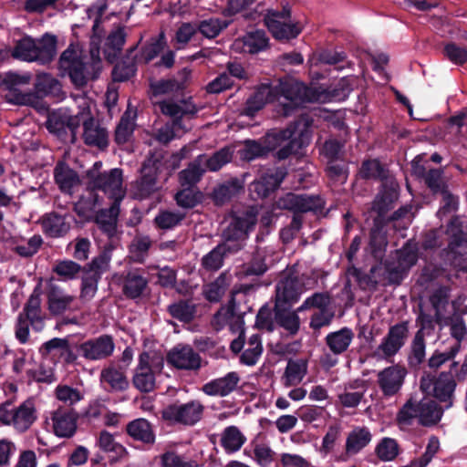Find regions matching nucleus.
<instances>
[{
  "mask_svg": "<svg viewBox=\"0 0 467 467\" xmlns=\"http://www.w3.org/2000/svg\"><path fill=\"white\" fill-rule=\"evenodd\" d=\"M344 81L339 85L342 88L341 93L326 92L321 88H308L301 82L293 79L280 80L279 84L272 88L269 85L260 86L254 94L248 99L243 110V114L253 117L266 103L276 100L281 107L279 111L284 116H288L294 109L306 102H327L338 100L348 97L350 89L343 88Z\"/></svg>",
  "mask_w": 467,
  "mask_h": 467,
  "instance_id": "f257e3e1",
  "label": "nucleus"
},
{
  "mask_svg": "<svg viewBox=\"0 0 467 467\" xmlns=\"http://www.w3.org/2000/svg\"><path fill=\"white\" fill-rule=\"evenodd\" d=\"M311 120L306 117H300L294 124L282 130H272L266 134L264 145L254 140L245 141L244 148L240 150V156L244 160L251 161L265 155L267 151L276 150L278 160L287 159L310 141Z\"/></svg>",
  "mask_w": 467,
  "mask_h": 467,
  "instance_id": "f03ea898",
  "label": "nucleus"
},
{
  "mask_svg": "<svg viewBox=\"0 0 467 467\" xmlns=\"http://www.w3.org/2000/svg\"><path fill=\"white\" fill-rule=\"evenodd\" d=\"M255 223L256 211L254 208L248 209L241 215L234 216L223 232V243L203 256V267L211 271L221 268L226 254H234L244 246L248 232Z\"/></svg>",
  "mask_w": 467,
  "mask_h": 467,
  "instance_id": "7ed1b4c3",
  "label": "nucleus"
},
{
  "mask_svg": "<svg viewBox=\"0 0 467 467\" xmlns=\"http://www.w3.org/2000/svg\"><path fill=\"white\" fill-rule=\"evenodd\" d=\"M430 302L434 312V316L425 314L423 311L419 316L421 328L416 333L412 344L410 363L419 365L425 358V343L423 338V329L431 328L435 321L441 327L448 325L450 312L449 306V289L440 287L435 290L430 297Z\"/></svg>",
  "mask_w": 467,
  "mask_h": 467,
  "instance_id": "20e7f679",
  "label": "nucleus"
},
{
  "mask_svg": "<svg viewBox=\"0 0 467 467\" xmlns=\"http://www.w3.org/2000/svg\"><path fill=\"white\" fill-rule=\"evenodd\" d=\"M160 109L165 115L172 118V121L160 128L156 133V140L163 144L169 143L175 138L182 136L189 128L183 123L182 118L193 116L197 108L191 100H182L174 103L171 100L159 102Z\"/></svg>",
  "mask_w": 467,
  "mask_h": 467,
  "instance_id": "39448f33",
  "label": "nucleus"
},
{
  "mask_svg": "<svg viewBox=\"0 0 467 467\" xmlns=\"http://www.w3.org/2000/svg\"><path fill=\"white\" fill-rule=\"evenodd\" d=\"M56 44V37L47 34L38 40L25 36L16 43L11 55L19 60L46 64L54 58L57 51Z\"/></svg>",
  "mask_w": 467,
  "mask_h": 467,
  "instance_id": "423d86ee",
  "label": "nucleus"
},
{
  "mask_svg": "<svg viewBox=\"0 0 467 467\" xmlns=\"http://www.w3.org/2000/svg\"><path fill=\"white\" fill-rule=\"evenodd\" d=\"M441 416V409L431 398L411 397L400 409L398 420L401 424H410L413 419H418L420 424L427 426L437 423Z\"/></svg>",
  "mask_w": 467,
  "mask_h": 467,
  "instance_id": "0eeeda50",
  "label": "nucleus"
},
{
  "mask_svg": "<svg viewBox=\"0 0 467 467\" xmlns=\"http://www.w3.org/2000/svg\"><path fill=\"white\" fill-rule=\"evenodd\" d=\"M316 280L306 275L298 278L291 272L285 273L276 285L275 306H291L306 290L315 286Z\"/></svg>",
  "mask_w": 467,
  "mask_h": 467,
  "instance_id": "6e6552de",
  "label": "nucleus"
},
{
  "mask_svg": "<svg viewBox=\"0 0 467 467\" xmlns=\"http://www.w3.org/2000/svg\"><path fill=\"white\" fill-rule=\"evenodd\" d=\"M36 419V410L33 400H27L15 408L11 403L0 405V421L11 425L18 431H25Z\"/></svg>",
  "mask_w": 467,
  "mask_h": 467,
  "instance_id": "1a4fd4ad",
  "label": "nucleus"
},
{
  "mask_svg": "<svg viewBox=\"0 0 467 467\" xmlns=\"http://www.w3.org/2000/svg\"><path fill=\"white\" fill-rule=\"evenodd\" d=\"M417 260V245L412 241H409L400 250L396 251L391 260L385 263L388 282L400 283L406 272L416 264Z\"/></svg>",
  "mask_w": 467,
  "mask_h": 467,
  "instance_id": "9d476101",
  "label": "nucleus"
},
{
  "mask_svg": "<svg viewBox=\"0 0 467 467\" xmlns=\"http://www.w3.org/2000/svg\"><path fill=\"white\" fill-rule=\"evenodd\" d=\"M265 24L273 36L279 40L296 37L301 32L300 25L291 21L287 5L281 12L269 10L265 16Z\"/></svg>",
  "mask_w": 467,
  "mask_h": 467,
  "instance_id": "9b49d317",
  "label": "nucleus"
},
{
  "mask_svg": "<svg viewBox=\"0 0 467 467\" xmlns=\"http://www.w3.org/2000/svg\"><path fill=\"white\" fill-rule=\"evenodd\" d=\"M162 366L161 358H151L147 352L141 353L133 375L134 386L143 392L151 391L155 386V374Z\"/></svg>",
  "mask_w": 467,
  "mask_h": 467,
  "instance_id": "f8f14e48",
  "label": "nucleus"
},
{
  "mask_svg": "<svg viewBox=\"0 0 467 467\" xmlns=\"http://www.w3.org/2000/svg\"><path fill=\"white\" fill-rule=\"evenodd\" d=\"M86 56L78 47L70 45L61 55L60 67L67 71L76 87H83L87 83Z\"/></svg>",
  "mask_w": 467,
  "mask_h": 467,
  "instance_id": "ddd939ff",
  "label": "nucleus"
},
{
  "mask_svg": "<svg viewBox=\"0 0 467 467\" xmlns=\"http://www.w3.org/2000/svg\"><path fill=\"white\" fill-rule=\"evenodd\" d=\"M409 336L407 322H401L389 327L388 334L374 350L373 357L377 359H389L404 346Z\"/></svg>",
  "mask_w": 467,
  "mask_h": 467,
  "instance_id": "4468645a",
  "label": "nucleus"
},
{
  "mask_svg": "<svg viewBox=\"0 0 467 467\" xmlns=\"http://www.w3.org/2000/svg\"><path fill=\"white\" fill-rule=\"evenodd\" d=\"M96 8L97 13L99 17L95 19L93 27H92V40H91V48L89 49V78H97L101 72L102 69V62L99 57V48L102 40L104 39L105 31L104 28L100 27L101 24V16L104 10L107 8L104 0H101L100 3L93 7Z\"/></svg>",
  "mask_w": 467,
  "mask_h": 467,
  "instance_id": "2eb2a0df",
  "label": "nucleus"
},
{
  "mask_svg": "<svg viewBox=\"0 0 467 467\" xmlns=\"http://www.w3.org/2000/svg\"><path fill=\"white\" fill-rule=\"evenodd\" d=\"M203 411V406L197 400H192L185 404H173L165 408L162 417L173 422L184 425H193L200 420Z\"/></svg>",
  "mask_w": 467,
  "mask_h": 467,
  "instance_id": "dca6fc26",
  "label": "nucleus"
},
{
  "mask_svg": "<svg viewBox=\"0 0 467 467\" xmlns=\"http://www.w3.org/2000/svg\"><path fill=\"white\" fill-rule=\"evenodd\" d=\"M80 123L84 130V141L88 142V137H86V133L88 132V117L85 113V108L74 117L67 114L66 109H60L57 111H53L48 116L47 127L49 131L53 133H59L63 131L66 127L73 130Z\"/></svg>",
  "mask_w": 467,
  "mask_h": 467,
  "instance_id": "f3484780",
  "label": "nucleus"
},
{
  "mask_svg": "<svg viewBox=\"0 0 467 467\" xmlns=\"http://www.w3.org/2000/svg\"><path fill=\"white\" fill-rule=\"evenodd\" d=\"M455 381L451 373H442L433 379L431 377H423L420 380V389L424 393L431 390L434 397L440 401L448 402L446 408L451 406V398L455 389Z\"/></svg>",
  "mask_w": 467,
  "mask_h": 467,
  "instance_id": "a211bd4d",
  "label": "nucleus"
},
{
  "mask_svg": "<svg viewBox=\"0 0 467 467\" xmlns=\"http://www.w3.org/2000/svg\"><path fill=\"white\" fill-rule=\"evenodd\" d=\"M407 370L399 365L388 367L378 373L377 382L385 397L396 395L402 388Z\"/></svg>",
  "mask_w": 467,
  "mask_h": 467,
  "instance_id": "6ab92c4d",
  "label": "nucleus"
},
{
  "mask_svg": "<svg viewBox=\"0 0 467 467\" xmlns=\"http://www.w3.org/2000/svg\"><path fill=\"white\" fill-rule=\"evenodd\" d=\"M92 183L95 188L102 190L118 203H119L124 197V191L122 189V171L120 169L115 168L109 172L98 174Z\"/></svg>",
  "mask_w": 467,
  "mask_h": 467,
  "instance_id": "aec40b11",
  "label": "nucleus"
},
{
  "mask_svg": "<svg viewBox=\"0 0 467 467\" xmlns=\"http://www.w3.org/2000/svg\"><path fill=\"white\" fill-rule=\"evenodd\" d=\"M324 205V201L314 195L287 193L279 200L280 208L292 210L295 213L317 212Z\"/></svg>",
  "mask_w": 467,
  "mask_h": 467,
  "instance_id": "412c9836",
  "label": "nucleus"
},
{
  "mask_svg": "<svg viewBox=\"0 0 467 467\" xmlns=\"http://www.w3.org/2000/svg\"><path fill=\"white\" fill-rule=\"evenodd\" d=\"M168 361L177 368L195 370L201 367V357L187 345H178L168 354Z\"/></svg>",
  "mask_w": 467,
  "mask_h": 467,
  "instance_id": "4be33fe9",
  "label": "nucleus"
},
{
  "mask_svg": "<svg viewBox=\"0 0 467 467\" xmlns=\"http://www.w3.org/2000/svg\"><path fill=\"white\" fill-rule=\"evenodd\" d=\"M447 234L450 236L449 249L453 264L462 266L458 257L467 259V239L462 232L458 218L451 221L447 228Z\"/></svg>",
  "mask_w": 467,
  "mask_h": 467,
  "instance_id": "5701e85b",
  "label": "nucleus"
},
{
  "mask_svg": "<svg viewBox=\"0 0 467 467\" xmlns=\"http://www.w3.org/2000/svg\"><path fill=\"white\" fill-rule=\"evenodd\" d=\"M348 275L355 277L361 289L373 290L379 284H389L387 278L385 264H379L371 268L369 275H363L359 269L355 266L348 267Z\"/></svg>",
  "mask_w": 467,
  "mask_h": 467,
  "instance_id": "b1692460",
  "label": "nucleus"
},
{
  "mask_svg": "<svg viewBox=\"0 0 467 467\" xmlns=\"http://www.w3.org/2000/svg\"><path fill=\"white\" fill-rule=\"evenodd\" d=\"M285 174V170L282 168L268 169L258 180L251 184L250 190L256 192L258 197H265L281 184Z\"/></svg>",
  "mask_w": 467,
  "mask_h": 467,
  "instance_id": "393cba45",
  "label": "nucleus"
},
{
  "mask_svg": "<svg viewBox=\"0 0 467 467\" xmlns=\"http://www.w3.org/2000/svg\"><path fill=\"white\" fill-rule=\"evenodd\" d=\"M372 441V434L368 427L355 426L348 433L345 444V457L359 453Z\"/></svg>",
  "mask_w": 467,
  "mask_h": 467,
  "instance_id": "a878e982",
  "label": "nucleus"
},
{
  "mask_svg": "<svg viewBox=\"0 0 467 467\" xmlns=\"http://www.w3.org/2000/svg\"><path fill=\"white\" fill-rule=\"evenodd\" d=\"M213 325L217 330H220L226 326H229L230 329L234 332L242 328L244 326V320L243 317L235 311V303L234 299H232L227 306H222L214 315Z\"/></svg>",
  "mask_w": 467,
  "mask_h": 467,
  "instance_id": "bb28decb",
  "label": "nucleus"
},
{
  "mask_svg": "<svg viewBox=\"0 0 467 467\" xmlns=\"http://www.w3.org/2000/svg\"><path fill=\"white\" fill-rule=\"evenodd\" d=\"M240 377L236 372H229L224 377L215 379L202 386V391L209 396L224 397L237 386Z\"/></svg>",
  "mask_w": 467,
  "mask_h": 467,
  "instance_id": "cd10ccee",
  "label": "nucleus"
},
{
  "mask_svg": "<svg viewBox=\"0 0 467 467\" xmlns=\"http://www.w3.org/2000/svg\"><path fill=\"white\" fill-rule=\"evenodd\" d=\"M52 426L54 433L57 437H71L77 429V419L73 413L57 410L52 414Z\"/></svg>",
  "mask_w": 467,
  "mask_h": 467,
  "instance_id": "c85d7f7f",
  "label": "nucleus"
},
{
  "mask_svg": "<svg viewBox=\"0 0 467 467\" xmlns=\"http://www.w3.org/2000/svg\"><path fill=\"white\" fill-rule=\"evenodd\" d=\"M43 232L49 237L58 238L64 236L70 228L66 217L56 213L45 214L40 219Z\"/></svg>",
  "mask_w": 467,
  "mask_h": 467,
  "instance_id": "c756f323",
  "label": "nucleus"
},
{
  "mask_svg": "<svg viewBox=\"0 0 467 467\" xmlns=\"http://www.w3.org/2000/svg\"><path fill=\"white\" fill-rule=\"evenodd\" d=\"M30 77L28 75H18L16 73H8L5 78V84L10 88L9 94L6 95L8 101L18 105H29L34 102L36 98L32 94L15 93L12 91L16 85L27 84Z\"/></svg>",
  "mask_w": 467,
  "mask_h": 467,
  "instance_id": "7c9ffc66",
  "label": "nucleus"
},
{
  "mask_svg": "<svg viewBox=\"0 0 467 467\" xmlns=\"http://www.w3.org/2000/svg\"><path fill=\"white\" fill-rule=\"evenodd\" d=\"M48 309L54 315H58L70 309L75 303V297L57 286H52L47 294Z\"/></svg>",
  "mask_w": 467,
  "mask_h": 467,
  "instance_id": "2f4dec72",
  "label": "nucleus"
},
{
  "mask_svg": "<svg viewBox=\"0 0 467 467\" xmlns=\"http://www.w3.org/2000/svg\"><path fill=\"white\" fill-rule=\"evenodd\" d=\"M119 213V203L113 202L109 209H104L99 212L96 217V222L99 228L108 234L109 237H113L117 233V222Z\"/></svg>",
  "mask_w": 467,
  "mask_h": 467,
  "instance_id": "473e14b6",
  "label": "nucleus"
},
{
  "mask_svg": "<svg viewBox=\"0 0 467 467\" xmlns=\"http://www.w3.org/2000/svg\"><path fill=\"white\" fill-rule=\"evenodd\" d=\"M306 373L307 361L306 359H290L282 379L283 383L285 387L296 386L303 380Z\"/></svg>",
  "mask_w": 467,
  "mask_h": 467,
  "instance_id": "72a5a7b5",
  "label": "nucleus"
},
{
  "mask_svg": "<svg viewBox=\"0 0 467 467\" xmlns=\"http://www.w3.org/2000/svg\"><path fill=\"white\" fill-rule=\"evenodd\" d=\"M100 381L103 386L108 385L114 390H123L129 385L123 369L117 368L114 364H110L101 370Z\"/></svg>",
  "mask_w": 467,
  "mask_h": 467,
  "instance_id": "f704fd0d",
  "label": "nucleus"
},
{
  "mask_svg": "<svg viewBox=\"0 0 467 467\" xmlns=\"http://www.w3.org/2000/svg\"><path fill=\"white\" fill-rule=\"evenodd\" d=\"M268 39L265 33L261 30L247 33L242 39L234 42V47H239L242 45L243 51L247 53H258L264 50L267 46Z\"/></svg>",
  "mask_w": 467,
  "mask_h": 467,
  "instance_id": "c9c22d12",
  "label": "nucleus"
},
{
  "mask_svg": "<svg viewBox=\"0 0 467 467\" xmlns=\"http://www.w3.org/2000/svg\"><path fill=\"white\" fill-rule=\"evenodd\" d=\"M127 432L134 440L144 443H152L155 440V435L150 422L142 418L130 421L127 425Z\"/></svg>",
  "mask_w": 467,
  "mask_h": 467,
  "instance_id": "e433bc0d",
  "label": "nucleus"
},
{
  "mask_svg": "<svg viewBox=\"0 0 467 467\" xmlns=\"http://www.w3.org/2000/svg\"><path fill=\"white\" fill-rule=\"evenodd\" d=\"M246 438L236 426L226 427L221 434V445L227 453L238 451Z\"/></svg>",
  "mask_w": 467,
  "mask_h": 467,
  "instance_id": "4c0bfd02",
  "label": "nucleus"
},
{
  "mask_svg": "<svg viewBox=\"0 0 467 467\" xmlns=\"http://www.w3.org/2000/svg\"><path fill=\"white\" fill-rule=\"evenodd\" d=\"M353 332L348 328L329 333L326 337L327 345L335 355L345 352L353 339Z\"/></svg>",
  "mask_w": 467,
  "mask_h": 467,
  "instance_id": "58836bf2",
  "label": "nucleus"
},
{
  "mask_svg": "<svg viewBox=\"0 0 467 467\" xmlns=\"http://www.w3.org/2000/svg\"><path fill=\"white\" fill-rule=\"evenodd\" d=\"M55 180L60 189L68 193H72L73 190L79 184L77 173L63 163L56 167Z\"/></svg>",
  "mask_w": 467,
  "mask_h": 467,
  "instance_id": "ea45409f",
  "label": "nucleus"
},
{
  "mask_svg": "<svg viewBox=\"0 0 467 467\" xmlns=\"http://www.w3.org/2000/svg\"><path fill=\"white\" fill-rule=\"evenodd\" d=\"M135 110L128 108L116 128L115 140L117 143L122 144L130 140L135 129Z\"/></svg>",
  "mask_w": 467,
  "mask_h": 467,
  "instance_id": "a19ab883",
  "label": "nucleus"
},
{
  "mask_svg": "<svg viewBox=\"0 0 467 467\" xmlns=\"http://www.w3.org/2000/svg\"><path fill=\"white\" fill-rule=\"evenodd\" d=\"M233 154L234 150L231 147H224L210 157L205 154L199 155L198 157L199 159H202V163L205 167L206 171H216L223 165L230 162L233 158Z\"/></svg>",
  "mask_w": 467,
  "mask_h": 467,
  "instance_id": "79ce46f5",
  "label": "nucleus"
},
{
  "mask_svg": "<svg viewBox=\"0 0 467 467\" xmlns=\"http://www.w3.org/2000/svg\"><path fill=\"white\" fill-rule=\"evenodd\" d=\"M147 285V280L137 270L130 271L124 280L123 292L130 297H139Z\"/></svg>",
  "mask_w": 467,
  "mask_h": 467,
  "instance_id": "37998d69",
  "label": "nucleus"
},
{
  "mask_svg": "<svg viewBox=\"0 0 467 467\" xmlns=\"http://www.w3.org/2000/svg\"><path fill=\"white\" fill-rule=\"evenodd\" d=\"M125 36L124 29L116 27L105 38L103 52L109 60L120 51L125 42Z\"/></svg>",
  "mask_w": 467,
  "mask_h": 467,
  "instance_id": "c03bdc74",
  "label": "nucleus"
},
{
  "mask_svg": "<svg viewBox=\"0 0 467 467\" xmlns=\"http://www.w3.org/2000/svg\"><path fill=\"white\" fill-rule=\"evenodd\" d=\"M263 352L261 337L254 334L249 337L247 347L240 357V362L246 366H254L258 361Z\"/></svg>",
  "mask_w": 467,
  "mask_h": 467,
  "instance_id": "a18cd8bd",
  "label": "nucleus"
},
{
  "mask_svg": "<svg viewBox=\"0 0 467 467\" xmlns=\"http://www.w3.org/2000/svg\"><path fill=\"white\" fill-rule=\"evenodd\" d=\"M202 159L197 157L187 169L182 171L179 174L182 186L192 187L194 185L202 174L206 171L205 167L202 163Z\"/></svg>",
  "mask_w": 467,
  "mask_h": 467,
  "instance_id": "49530a36",
  "label": "nucleus"
},
{
  "mask_svg": "<svg viewBox=\"0 0 467 467\" xmlns=\"http://www.w3.org/2000/svg\"><path fill=\"white\" fill-rule=\"evenodd\" d=\"M114 350L111 337L105 336L89 342V358L101 359L109 357Z\"/></svg>",
  "mask_w": 467,
  "mask_h": 467,
  "instance_id": "de8ad7c7",
  "label": "nucleus"
},
{
  "mask_svg": "<svg viewBox=\"0 0 467 467\" xmlns=\"http://www.w3.org/2000/svg\"><path fill=\"white\" fill-rule=\"evenodd\" d=\"M228 25L229 22L225 19L211 17L202 20L197 24V28L203 36L207 38H214L223 29L226 28Z\"/></svg>",
  "mask_w": 467,
  "mask_h": 467,
  "instance_id": "09e8293b",
  "label": "nucleus"
},
{
  "mask_svg": "<svg viewBox=\"0 0 467 467\" xmlns=\"http://www.w3.org/2000/svg\"><path fill=\"white\" fill-rule=\"evenodd\" d=\"M156 190V173L148 164L141 169V178L138 182V196L145 198Z\"/></svg>",
  "mask_w": 467,
  "mask_h": 467,
  "instance_id": "8fccbe9b",
  "label": "nucleus"
},
{
  "mask_svg": "<svg viewBox=\"0 0 467 467\" xmlns=\"http://www.w3.org/2000/svg\"><path fill=\"white\" fill-rule=\"evenodd\" d=\"M229 285V280L226 274H222L213 282L206 285L203 293L207 300L217 302L223 296Z\"/></svg>",
  "mask_w": 467,
  "mask_h": 467,
  "instance_id": "3c124183",
  "label": "nucleus"
},
{
  "mask_svg": "<svg viewBox=\"0 0 467 467\" xmlns=\"http://www.w3.org/2000/svg\"><path fill=\"white\" fill-rule=\"evenodd\" d=\"M376 455L383 462H391L399 454V445L396 440L385 437L379 441L375 448Z\"/></svg>",
  "mask_w": 467,
  "mask_h": 467,
  "instance_id": "603ef678",
  "label": "nucleus"
},
{
  "mask_svg": "<svg viewBox=\"0 0 467 467\" xmlns=\"http://www.w3.org/2000/svg\"><path fill=\"white\" fill-rule=\"evenodd\" d=\"M242 188L243 186L238 180H231L214 189L213 199L217 203L222 204L236 195Z\"/></svg>",
  "mask_w": 467,
  "mask_h": 467,
  "instance_id": "864d4df0",
  "label": "nucleus"
},
{
  "mask_svg": "<svg viewBox=\"0 0 467 467\" xmlns=\"http://www.w3.org/2000/svg\"><path fill=\"white\" fill-rule=\"evenodd\" d=\"M165 46V34L161 32L159 36L151 37L150 42L143 47L140 58L146 63L151 61L164 49Z\"/></svg>",
  "mask_w": 467,
  "mask_h": 467,
  "instance_id": "5fc2aeb1",
  "label": "nucleus"
},
{
  "mask_svg": "<svg viewBox=\"0 0 467 467\" xmlns=\"http://www.w3.org/2000/svg\"><path fill=\"white\" fill-rule=\"evenodd\" d=\"M287 306L280 308L275 306V317L281 327L294 334L299 328V317L296 312L287 310Z\"/></svg>",
  "mask_w": 467,
  "mask_h": 467,
  "instance_id": "6e6d98bb",
  "label": "nucleus"
},
{
  "mask_svg": "<svg viewBox=\"0 0 467 467\" xmlns=\"http://www.w3.org/2000/svg\"><path fill=\"white\" fill-rule=\"evenodd\" d=\"M268 252L266 249H257L251 262L246 265L245 272L247 275H263L268 267Z\"/></svg>",
  "mask_w": 467,
  "mask_h": 467,
  "instance_id": "4d7b16f0",
  "label": "nucleus"
},
{
  "mask_svg": "<svg viewBox=\"0 0 467 467\" xmlns=\"http://www.w3.org/2000/svg\"><path fill=\"white\" fill-rule=\"evenodd\" d=\"M89 146H96L99 150H103L109 145V134L107 130L99 124H95L89 119Z\"/></svg>",
  "mask_w": 467,
  "mask_h": 467,
  "instance_id": "13d9d810",
  "label": "nucleus"
},
{
  "mask_svg": "<svg viewBox=\"0 0 467 467\" xmlns=\"http://www.w3.org/2000/svg\"><path fill=\"white\" fill-rule=\"evenodd\" d=\"M110 261V250H104L98 257H95L91 264H89V280L94 279L96 282L98 278L108 270ZM91 288V282L89 281V289Z\"/></svg>",
  "mask_w": 467,
  "mask_h": 467,
  "instance_id": "bf43d9fd",
  "label": "nucleus"
},
{
  "mask_svg": "<svg viewBox=\"0 0 467 467\" xmlns=\"http://www.w3.org/2000/svg\"><path fill=\"white\" fill-rule=\"evenodd\" d=\"M386 246V234L382 228L376 225L371 230L369 240V249L373 256L377 259L381 258Z\"/></svg>",
  "mask_w": 467,
  "mask_h": 467,
  "instance_id": "052dcab7",
  "label": "nucleus"
},
{
  "mask_svg": "<svg viewBox=\"0 0 467 467\" xmlns=\"http://www.w3.org/2000/svg\"><path fill=\"white\" fill-rule=\"evenodd\" d=\"M80 270V265L71 260L59 261L53 267L54 273L65 281L76 278Z\"/></svg>",
  "mask_w": 467,
  "mask_h": 467,
  "instance_id": "680f3d73",
  "label": "nucleus"
},
{
  "mask_svg": "<svg viewBox=\"0 0 467 467\" xmlns=\"http://www.w3.org/2000/svg\"><path fill=\"white\" fill-rule=\"evenodd\" d=\"M151 242L148 236H137L130 244V254L136 262H143L148 254Z\"/></svg>",
  "mask_w": 467,
  "mask_h": 467,
  "instance_id": "e2e57ef3",
  "label": "nucleus"
},
{
  "mask_svg": "<svg viewBox=\"0 0 467 467\" xmlns=\"http://www.w3.org/2000/svg\"><path fill=\"white\" fill-rule=\"evenodd\" d=\"M98 444L101 450L115 452L118 456H121L126 452L125 448L115 441L112 434L106 431H101Z\"/></svg>",
  "mask_w": 467,
  "mask_h": 467,
  "instance_id": "0e129e2a",
  "label": "nucleus"
},
{
  "mask_svg": "<svg viewBox=\"0 0 467 467\" xmlns=\"http://www.w3.org/2000/svg\"><path fill=\"white\" fill-rule=\"evenodd\" d=\"M183 218V214L177 212L161 211L155 217V223L161 229H170L176 226Z\"/></svg>",
  "mask_w": 467,
  "mask_h": 467,
  "instance_id": "69168bd1",
  "label": "nucleus"
},
{
  "mask_svg": "<svg viewBox=\"0 0 467 467\" xmlns=\"http://www.w3.org/2000/svg\"><path fill=\"white\" fill-rule=\"evenodd\" d=\"M185 188L179 192L176 196V202L178 205L183 208H192L195 206L199 202L201 195L196 192L192 187L184 186Z\"/></svg>",
  "mask_w": 467,
  "mask_h": 467,
  "instance_id": "338daca9",
  "label": "nucleus"
},
{
  "mask_svg": "<svg viewBox=\"0 0 467 467\" xmlns=\"http://www.w3.org/2000/svg\"><path fill=\"white\" fill-rule=\"evenodd\" d=\"M169 312L173 317L183 322H189L194 314L193 307L183 301L171 305Z\"/></svg>",
  "mask_w": 467,
  "mask_h": 467,
  "instance_id": "774afa93",
  "label": "nucleus"
}]
</instances>
